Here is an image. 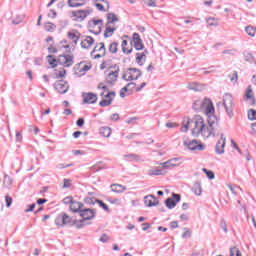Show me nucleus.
I'll use <instances>...</instances> for the list:
<instances>
[{"label":"nucleus","instance_id":"1","mask_svg":"<svg viewBox=\"0 0 256 256\" xmlns=\"http://www.w3.org/2000/svg\"><path fill=\"white\" fill-rule=\"evenodd\" d=\"M193 109H195V111H205L208 117L207 122H205V119L200 115H196L192 119L184 117L180 131L187 133L190 129L193 137H203L204 139L215 137L219 124L217 123V117L213 115V113H215V107L211 99L204 98L203 100H195Z\"/></svg>","mask_w":256,"mask_h":256},{"label":"nucleus","instance_id":"2","mask_svg":"<svg viewBox=\"0 0 256 256\" xmlns=\"http://www.w3.org/2000/svg\"><path fill=\"white\" fill-rule=\"evenodd\" d=\"M98 89H100V97H102V101L99 103L100 107H109L115 99V92H109V88L103 82L98 84Z\"/></svg>","mask_w":256,"mask_h":256},{"label":"nucleus","instance_id":"3","mask_svg":"<svg viewBox=\"0 0 256 256\" xmlns=\"http://www.w3.org/2000/svg\"><path fill=\"white\" fill-rule=\"evenodd\" d=\"M80 217L83 218V220H81L79 224H76L77 229L83 228L85 226L83 224L85 221H89L95 217V210L90 208L82 209L80 211Z\"/></svg>","mask_w":256,"mask_h":256},{"label":"nucleus","instance_id":"4","mask_svg":"<svg viewBox=\"0 0 256 256\" xmlns=\"http://www.w3.org/2000/svg\"><path fill=\"white\" fill-rule=\"evenodd\" d=\"M184 147L189 149V151H205V145L201 144L197 140H184L183 141Z\"/></svg>","mask_w":256,"mask_h":256},{"label":"nucleus","instance_id":"5","mask_svg":"<svg viewBox=\"0 0 256 256\" xmlns=\"http://www.w3.org/2000/svg\"><path fill=\"white\" fill-rule=\"evenodd\" d=\"M223 105L229 119H231L233 117V96L231 94L223 96Z\"/></svg>","mask_w":256,"mask_h":256},{"label":"nucleus","instance_id":"6","mask_svg":"<svg viewBox=\"0 0 256 256\" xmlns=\"http://www.w3.org/2000/svg\"><path fill=\"white\" fill-rule=\"evenodd\" d=\"M141 75V70L137 68H130L125 74H123L122 79H124V81H137V79L140 78Z\"/></svg>","mask_w":256,"mask_h":256},{"label":"nucleus","instance_id":"7","mask_svg":"<svg viewBox=\"0 0 256 256\" xmlns=\"http://www.w3.org/2000/svg\"><path fill=\"white\" fill-rule=\"evenodd\" d=\"M93 53H98L94 56V59H101V57H105L107 53V49L105 48V43L100 42L96 44V46L91 52V55H93Z\"/></svg>","mask_w":256,"mask_h":256},{"label":"nucleus","instance_id":"8","mask_svg":"<svg viewBox=\"0 0 256 256\" xmlns=\"http://www.w3.org/2000/svg\"><path fill=\"white\" fill-rule=\"evenodd\" d=\"M227 141V138L225 137L224 133L220 134V139L216 143L215 151L217 155H223L225 153V143Z\"/></svg>","mask_w":256,"mask_h":256},{"label":"nucleus","instance_id":"9","mask_svg":"<svg viewBox=\"0 0 256 256\" xmlns=\"http://www.w3.org/2000/svg\"><path fill=\"white\" fill-rule=\"evenodd\" d=\"M101 27H103V20H91L89 22V29L91 33H94L95 35H98V33H101Z\"/></svg>","mask_w":256,"mask_h":256},{"label":"nucleus","instance_id":"10","mask_svg":"<svg viewBox=\"0 0 256 256\" xmlns=\"http://www.w3.org/2000/svg\"><path fill=\"white\" fill-rule=\"evenodd\" d=\"M117 79H119V67H117L115 70H108L106 82L109 83V85H113L117 83Z\"/></svg>","mask_w":256,"mask_h":256},{"label":"nucleus","instance_id":"11","mask_svg":"<svg viewBox=\"0 0 256 256\" xmlns=\"http://www.w3.org/2000/svg\"><path fill=\"white\" fill-rule=\"evenodd\" d=\"M69 223H71V217H69V215L66 213L58 215L55 219V224L58 227H64V225H69Z\"/></svg>","mask_w":256,"mask_h":256},{"label":"nucleus","instance_id":"12","mask_svg":"<svg viewBox=\"0 0 256 256\" xmlns=\"http://www.w3.org/2000/svg\"><path fill=\"white\" fill-rule=\"evenodd\" d=\"M57 63L63 65V67H71L74 63L73 55H60L57 59Z\"/></svg>","mask_w":256,"mask_h":256},{"label":"nucleus","instance_id":"13","mask_svg":"<svg viewBox=\"0 0 256 256\" xmlns=\"http://www.w3.org/2000/svg\"><path fill=\"white\" fill-rule=\"evenodd\" d=\"M179 201H181V195L173 193L172 198L166 199L165 204L168 209H175Z\"/></svg>","mask_w":256,"mask_h":256},{"label":"nucleus","instance_id":"14","mask_svg":"<svg viewBox=\"0 0 256 256\" xmlns=\"http://www.w3.org/2000/svg\"><path fill=\"white\" fill-rule=\"evenodd\" d=\"M56 91L60 94H65L69 91V84L65 80H59L54 84Z\"/></svg>","mask_w":256,"mask_h":256},{"label":"nucleus","instance_id":"15","mask_svg":"<svg viewBox=\"0 0 256 256\" xmlns=\"http://www.w3.org/2000/svg\"><path fill=\"white\" fill-rule=\"evenodd\" d=\"M244 101H247L250 105H255V94L253 93V89H251V86H248V88L244 92Z\"/></svg>","mask_w":256,"mask_h":256},{"label":"nucleus","instance_id":"16","mask_svg":"<svg viewBox=\"0 0 256 256\" xmlns=\"http://www.w3.org/2000/svg\"><path fill=\"white\" fill-rule=\"evenodd\" d=\"M187 89L190 91H205V89H207V85L198 82H188Z\"/></svg>","mask_w":256,"mask_h":256},{"label":"nucleus","instance_id":"17","mask_svg":"<svg viewBox=\"0 0 256 256\" xmlns=\"http://www.w3.org/2000/svg\"><path fill=\"white\" fill-rule=\"evenodd\" d=\"M133 43L136 51H141L143 50V47H145V45L143 44V40H141V36L137 32L133 34Z\"/></svg>","mask_w":256,"mask_h":256},{"label":"nucleus","instance_id":"18","mask_svg":"<svg viewBox=\"0 0 256 256\" xmlns=\"http://www.w3.org/2000/svg\"><path fill=\"white\" fill-rule=\"evenodd\" d=\"M178 161H181V158H172L166 162L161 163L160 165H162L164 169H169L170 167H179L183 161L177 163Z\"/></svg>","mask_w":256,"mask_h":256},{"label":"nucleus","instance_id":"19","mask_svg":"<svg viewBox=\"0 0 256 256\" xmlns=\"http://www.w3.org/2000/svg\"><path fill=\"white\" fill-rule=\"evenodd\" d=\"M82 97H83L84 103H88V104L97 103V94L88 92V93H83Z\"/></svg>","mask_w":256,"mask_h":256},{"label":"nucleus","instance_id":"20","mask_svg":"<svg viewBox=\"0 0 256 256\" xmlns=\"http://www.w3.org/2000/svg\"><path fill=\"white\" fill-rule=\"evenodd\" d=\"M144 204L146 207H157V205H159V200H157L155 196L149 195L144 197Z\"/></svg>","mask_w":256,"mask_h":256},{"label":"nucleus","instance_id":"21","mask_svg":"<svg viewBox=\"0 0 256 256\" xmlns=\"http://www.w3.org/2000/svg\"><path fill=\"white\" fill-rule=\"evenodd\" d=\"M67 37L68 39H70V41H72V43H74V45H77V43H79V38L81 37V33H79V31L77 30H72L68 32Z\"/></svg>","mask_w":256,"mask_h":256},{"label":"nucleus","instance_id":"22","mask_svg":"<svg viewBox=\"0 0 256 256\" xmlns=\"http://www.w3.org/2000/svg\"><path fill=\"white\" fill-rule=\"evenodd\" d=\"M95 43V40L91 36H86L82 41H81V47L82 49H89L91 45Z\"/></svg>","mask_w":256,"mask_h":256},{"label":"nucleus","instance_id":"23","mask_svg":"<svg viewBox=\"0 0 256 256\" xmlns=\"http://www.w3.org/2000/svg\"><path fill=\"white\" fill-rule=\"evenodd\" d=\"M73 16L80 19V21H84L89 16V12L88 10H77L73 12Z\"/></svg>","mask_w":256,"mask_h":256},{"label":"nucleus","instance_id":"24","mask_svg":"<svg viewBox=\"0 0 256 256\" xmlns=\"http://www.w3.org/2000/svg\"><path fill=\"white\" fill-rule=\"evenodd\" d=\"M82 209H83V203L73 201L70 204V211H72V213H81Z\"/></svg>","mask_w":256,"mask_h":256},{"label":"nucleus","instance_id":"25","mask_svg":"<svg viewBox=\"0 0 256 256\" xmlns=\"http://www.w3.org/2000/svg\"><path fill=\"white\" fill-rule=\"evenodd\" d=\"M3 187L5 189H11L13 187V178H11L9 175L5 174L3 179Z\"/></svg>","mask_w":256,"mask_h":256},{"label":"nucleus","instance_id":"26","mask_svg":"<svg viewBox=\"0 0 256 256\" xmlns=\"http://www.w3.org/2000/svg\"><path fill=\"white\" fill-rule=\"evenodd\" d=\"M110 187L113 193H123L124 191H127V187L120 184H112Z\"/></svg>","mask_w":256,"mask_h":256},{"label":"nucleus","instance_id":"27","mask_svg":"<svg viewBox=\"0 0 256 256\" xmlns=\"http://www.w3.org/2000/svg\"><path fill=\"white\" fill-rule=\"evenodd\" d=\"M122 51L125 55H129L133 52V47H129V41L123 40L122 41Z\"/></svg>","mask_w":256,"mask_h":256},{"label":"nucleus","instance_id":"28","mask_svg":"<svg viewBox=\"0 0 256 256\" xmlns=\"http://www.w3.org/2000/svg\"><path fill=\"white\" fill-rule=\"evenodd\" d=\"M192 191L194 194L197 195V197H201L203 193V188L201 187V184L199 182H196L192 187Z\"/></svg>","mask_w":256,"mask_h":256},{"label":"nucleus","instance_id":"29","mask_svg":"<svg viewBox=\"0 0 256 256\" xmlns=\"http://www.w3.org/2000/svg\"><path fill=\"white\" fill-rule=\"evenodd\" d=\"M115 31H117V28L111 27V24L106 25V29H105V32H104V37L105 38L112 37L113 33H115Z\"/></svg>","mask_w":256,"mask_h":256},{"label":"nucleus","instance_id":"30","mask_svg":"<svg viewBox=\"0 0 256 256\" xmlns=\"http://www.w3.org/2000/svg\"><path fill=\"white\" fill-rule=\"evenodd\" d=\"M107 20L108 22L106 25H112V23H117V21H119V18L117 17V15H115V13H108Z\"/></svg>","mask_w":256,"mask_h":256},{"label":"nucleus","instance_id":"31","mask_svg":"<svg viewBox=\"0 0 256 256\" xmlns=\"http://www.w3.org/2000/svg\"><path fill=\"white\" fill-rule=\"evenodd\" d=\"M99 133L102 137H111V128L109 127H101Z\"/></svg>","mask_w":256,"mask_h":256},{"label":"nucleus","instance_id":"32","mask_svg":"<svg viewBox=\"0 0 256 256\" xmlns=\"http://www.w3.org/2000/svg\"><path fill=\"white\" fill-rule=\"evenodd\" d=\"M148 175H165V170L155 168L148 170Z\"/></svg>","mask_w":256,"mask_h":256},{"label":"nucleus","instance_id":"33","mask_svg":"<svg viewBox=\"0 0 256 256\" xmlns=\"http://www.w3.org/2000/svg\"><path fill=\"white\" fill-rule=\"evenodd\" d=\"M145 53H136V63L140 66L143 65V59H146Z\"/></svg>","mask_w":256,"mask_h":256},{"label":"nucleus","instance_id":"34","mask_svg":"<svg viewBox=\"0 0 256 256\" xmlns=\"http://www.w3.org/2000/svg\"><path fill=\"white\" fill-rule=\"evenodd\" d=\"M47 59H48L49 65H51L52 68L57 67V59L55 58V56H53V55H48V56H47Z\"/></svg>","mask_w":256,"mask_h":256},{"label":"nucleus","instance_id":"35","mask_svg":"<svg viewBox=\"0 0 256 256\" xmlns=\"http://www.w3.org/2000/svg\"><path fill=\"white\" fill-rule=\"evenodd\" d=\"M118 47H119V43L113 42V43H111V44L109 45L108 51H109L110 53L115 54V53H117V51H118Z\"/></svg>","mask_w":256,"mask_h":256},{"label":"nucleus","instance_id":"36","mask_svg":"<svg viewBox=\"0 0 256 256\" xmlns=\"http://www.w3.org/2000/svg\"><path fill=\"white\" fill-rule=\"evenodd\" d=\"M85 5V2L79 3L77 0H68V6L69 7H83Z\"/></svg>","mask_w":256,"mask_h":256},{"label":"nucleus","instance_id":"37","mask_svg":"<svg viewBox=\"0 0 256 256\" xmlns=\"http://www.w3.org/2000/svg\"><path fill=\"white\" fill-rule=\"evenodd\" d=\"M245 31H246L247 35H249L250 37H255V33H256L255 27H253V26H247V27L245 28Z\"/></svg>","mask_w":256,"mask_h":256},{"label":"nucleus","instance_id":"38","mask_svg":"<svg viewBox=\"0 0 256 256\" xmlns=\"http://www.w3.org/2000/svg\"><path fill=\"white\" fill-rule=\"evenodd\" d=\"M228 188L230 189L231 193H233L234 195H237L239 193V191H243L241 189V187H239V186H232L231 184L228 185Z\"/></svg>","mask_w":256,"mask_h":256},{"label":"nucleus","instance_id":"39","mask_svg":"<svg viewBox=\"0 0 256 256\" xmlns=\"http://www.w3.org/2000/svg\"><path fill=\"white\" fill-rule=\"evenodd\" d=\"M44 27H45V31H48V32L55 31V29L57 28V26H55V24L51 22H47Z\"/></svg>","mask_w":256,"mask_h":256},{"label":"nucleus","instance_id":"40","mask_svg":"<svg viewBox=\"0 0 256 256\" xmlns=\"http://www.w3.org/2000/svg\"><path fill=\"white\" fill-rule=\"evenodd\" d=\"M202 171L206 174L208 179H215V173L213 171L207 170V168H202Z\"/></svg>","mask_w":256,"mask_h":256},{"label":"nucleus","instance_id":"41","mask_svg":"<svg viewBox=\"0 0 256 256\" xmlns=\"http://www.w3.org/2000/svg\"><path fill=\"white\" fill-rule=\"evenodd\" d=\"M67 71H65V69H61V70H56V77H58V79H63V77H65Z\"/></svg>","mask_w":256,"mask_h":256},{"label":"nucleus","instance_id":"42","mask_svg":"<svg viewBox=\"0 0 256 256\" xmlns=\"http://www.w3.org/2000/svg\"><path fill=\"white\" fill-rule=\"evenodd\" d=\"M126 161H137L138 157L135 154H126L124 155Z\"/></svg>","mask_w":256,"mask_h":256},{"label":"nucleus","instance_id":"43","mask_svg":"<svg viewBox=\"0 0 256 256\" xmlns=\"http://www.w3.org/2000/svg\"><path fill=\"white\" fill-rule=\"evenodd\" d=\"M248 119H250V121H254V119H256V111L254 109H250L248 111Z\"/></svg>","mask_w":256,"mask_h":256},{"label":"nucleus","instance_id":"44","mask_svg":"<svg viewBox=\"0 0 256 256\" xmlns=\"http://www.w3.org/2000/svg\"><path fill=\"white\" fill-rule=\"evenodd\" d=\"M96 202L98 203V205L100 207H102V209H104V211H107V213H109V206H107V204H105L103 201L101 200H96Z\"/></svg>","mask_w":256,"mask_h":256},{"label":"nucleus","instance_id":"45","mask_svg":"<svg viewBox=\"0 0 256 256\" xmlns=\"http://www.w3.org/2000/svg\"><path fill=\"white\" fill-rule=\"evenodd\" d=\"M207 22L210 27H217V25H219L215 18H208Z\"/></svg>","mask_w":256,"mask_h":256},{"label":"nucleus","instance_id":"46","mask_svg":"<svg viewBox=\"0 0 256 256\" xmlns=\"http://www.w3.org/2000/svg\"><path fill=\"white\" fill-rule=\"evenodd\" d=\"M63 183V189H69L71 187V179L64 178Z\"/></svg>","mask_w":256,"mask_h":256},{"label":"nucleus","instance_id":"47","mask_svg":"<svg viewBox=\"0 0 256 256\" xmlns=\"http://www.w3.org/2000/svg\"><path fill=\"white\" fill-rule=\"evenodd\" d=\"M143 3L147 5V7H157V4L153 0H143Z\"/></svg>","mask_w":256,"mask_h":256},{"label":"nucleus","instance_id":"48","mask_svg":"<svg viewBox=\"0 0 256 256\" xmlns=\"http://www.w3.org/2000/svg\"><path fill=\"white\" fill-rule=\"evenodd\" d=\"M220 227L224 231V233H228L229 232V230L227 229V222H225V220H221Z\"/></svg>","mask_w":256,"mask_h":256},{"label":"nucleus","instance_id":"49","mask_svg":"<svg viewBox=\"0 0 256 256\" xmlns=\"http://www.w3.org/2000/svg\"><path fill=\"white\" fill-rule=\"evenodd\" d=\"M5 201H6V207H11V204L13 203V198H11L9 195H6Z\"/></svg>","mask_w":256,"mask_h":256},{"label":"nucleus","instance_id":"50","mask_svg":"<svg viewBox=\"0 0 256 256\" xmlns=\"http://www.w3.org/2000/svg\"><path fill=\"white\" fill-rule=\"evenodd\" d=\"M166 127L168 129H175V127H179V124L175 123V122H167L166 123Z\"/></svg>","mask_w":256,"mask_h":256},{"label":"nucleus","instance_id":"51","mask_svg":"<svg viewBox=\"0 0 256 256\" xmlns=\"http://www.w3.org/2000/svg\"><path fill=\"white\" fill-rule=\"evenodd\" d=\"M229 77H230V81L232 82H237V79H239V76L237 75L236 71H234L232 75H229Z\"/></svg>","mask_w":256,"mask_h":256},{"label":"nucleus","instance_id":"52","mask_svg":"<svg viewBox=\"0 0 256 256\" xmlns=\"http://www.w3.org/2000/svg\"><path fill=\"white\" fill-rule=\"evenodd\" d=\"M67 167H73V164L60 163V164H57V166H56V168H58V169H67Z\"/></svg>","mask_w":256,"mask_h":256},{"label":"nucleus","instance_id":"53","mask_svg":"<svg viewBox=\"0 0 256 256\" xmlns=\"http://www.w3.org/2000/svg\"><path fill=\"white\" fill-rule=\"evenodd\" d=\"M73 201H74L73 197L68 196V197L64 198L63 203H65V205H71V203H73Z\"/></svg>","mask_w":256,"mask_h":256},{"label":"nucleus","instance_id":"54","mask_svg":"<svg viewBox=\"0 0 256 256\" xmlns=\"http://www.w3.org/2000/svg\"><path fill=\"white\" fill-rule=\"evenodd\" d=\"M183 239H189L191 237V231L185 228V232L182 234Z\"/></svg>","mask_w":256,"mask_h":256},{"label":"nucleus","instance_id":"55","mask_svg":"<svg viewBox=\"0 0 256 256\" xmlns=\"http://www.w3.org/2000/svg\"><path fill=\"white\" fill-rule=\"evenodd\" d=\"M99 241H101V243H107L109 241V236H107V234H103Z\"/></svg>","mask_w":256,"mask_h":256},{"label":"nucleus","instance_id":"56","mask_svg":"<svg viewBox=\"0 0 256 256\" xmlns=\"http://www.w3.org/2000/svg\"><path fill=\"white\" fill-rule=\"evenodd\" d=\"M91 69V66L85 64L81 69H80V73H87V71H89Z\"/></svg>","mask_w":256,"mask_h":256},{"label":"nucleus","instance_id":"57","mask_svg":"<svg viewBox=\"0 0 256 256\" xmlns=\"http://www.w3.org/2000/svg\"><path fill=\"white\" fill-rule=\"evenodd\" d=\"M48 17H51V19H55L57 17V12L51 9L50 13L48 14Z\"/></svg>","mask_w":256,"mask_h":256},{"label":"nucleus","instance_id":"58","mask_svg":"<svg viewBox=\"0 0 256 256\" xmlns=\"http://www.w3.org/2000/svg\"><path fill=\"white\" fill-rule=\"evenodd\" d=\"M76 125L78 127H83V125H85V120L83 118H79L76 122Z\"/></svg>","mask_w":256,"mask_h":256},{"label":"nucleus","instance_id":"59","mask_svg":"<svg viewBox=\"0 0 256 256\" xmlns=\"http://www.w3.org/2000/svg\"><path fill=\"white\" fill-rule=\"evenodd\" d=\"M35 207H36L35 203L29 205L28 208L25 210V213H30V211H33V209H35Z\"/></svg>","mask_w":256,"mask_h":256},{"label":"nucleus","instance_id":"60","mask_svg":"<svg viewBox=\"0 0 256 256\" xmlns=\"http://www.w3.org/2000/svg\"><path fill=\"white\" fill-rule=\"evenodd\" d=\"M110 119L111 121H119V114L118 113L112 114Z\"/></svg>","mask_w":256,"mask_h":256},{"label":"nucleus","instance_id":"61","mask_svg":"<svg viewBox=\"0 0 256 256\" xmlns=\"http://www.w3.org/2000/svg\"><path fill=\"white\" fill-rule=\"evenodd\" d=\"M96 8L98 9V11H105V6H103V4L101 3H96Z\"/></svg>","mask_w":256,"mask_h":256},{"label":"nucleus","instance_id":"62","mask_svg":"<svg viewBox=\"0 0 256 256\" xmlns=\"http://www.w3.org/2000/svg\"><path fill=\"white\" fill-rule=\"evenodd\" d=\"M82 134H83V132L76 131V132L73 133V138L74 139H79V137H81Z\"/></svg>","mask_w":256,"mask_h":256},{"label":"nucleus","instance_id":"63","mask_svg":"<svg viewBox=\"0 0 256 256\" xmlns=\"http://www.w3.org/2000/svg\"><path fill=\"white\" fill-rule=\"evenodd\" d=\"M48 53H57V48H55L53 46H49L48 47Z\"/></svg>","mask_w":256,"mask_h":256},{"label":"nucleus","instance_id":"64","mask_svg":"<svg viewBox=\"0 0 256 256\" xmlns=\"http://www.w3.org/2000/svg\"><path fill=\"white\" fill-rule=\"evenodd\" d=\"M251 59H253V56L250 53L245 54L246 61H251Z\"/></svg>","mask_w":256,"mask_h":256}]
</instances>
